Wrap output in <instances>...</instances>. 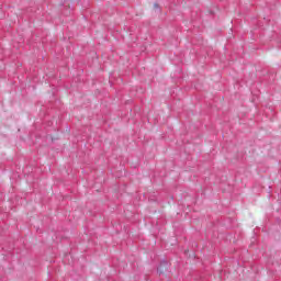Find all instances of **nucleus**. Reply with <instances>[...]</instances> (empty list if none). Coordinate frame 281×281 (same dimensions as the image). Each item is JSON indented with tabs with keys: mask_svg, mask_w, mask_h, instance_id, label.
I'll return each instance as SVG.
<instances>
[{
	"mask_svg": "<svg viewBox=\"0 0 281 281\" xmlns=\"http://www.w3.org/2000/svg\"><path fill=\"white\" fill-rule=\"evenodd\" d=\"M170 269V263L164 259L158 268H157V273H159V276L164 274V273H168V270Z\"/></svg>",
	"mask_w": 281,
	"mask_h": 281,
	"instance_id": "nucleus-1",
	"label": "nucleus"
},
{
	"mask_svg": "<svg viewBox=\"0 0 281 281\" xmlns=\"http://www.w3.org/2000/svg\"><path fill=\"white\" fill-rule=\"evenodd\" d=\"M154 8H159V4L155 3V4H154Z\"/></svg>",
	"mask_w": 281,
	"mask_h": 281,
	"instance_id": "nucleus-2",
	"label": "nucleus"
}]
</instances>
